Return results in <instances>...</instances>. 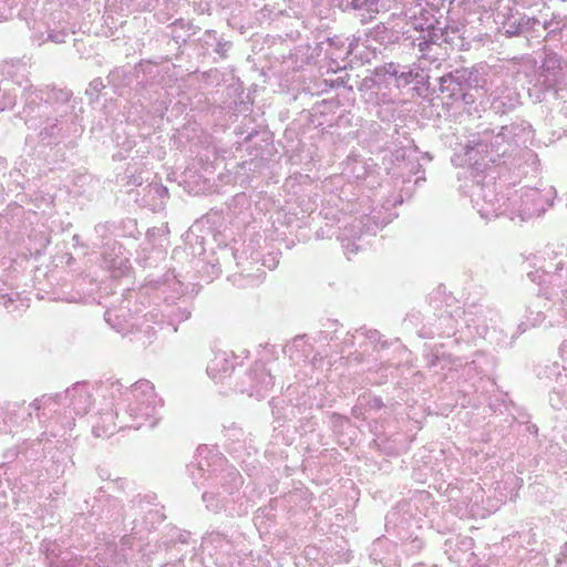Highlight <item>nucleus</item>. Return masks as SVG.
<instances>
[{
    "mask_svg": "<svg viewBox=\"0 0 567 567\" xmlns=\"http://www.w3.org/2000/svg\"><path fill=\"white\" fill-rule=\"evenodd\" d=\"M517 147L518 145L508 132H505L503 125L488 144L483 140L470 141L465 146V156L474 171L478 173L485 171L489 163L496 164L501 158L511 156Z\"/></svg>",
    "mask_w": 567,
    "mask_h": 567,
    "instance_id": "1",
    "label": "nucleus"
},
{
    "mask_svg": "<svg viewBox=\"0 0 567 567\" xmlns=\"http://www.w3.org/2000/svg\"><path fill=\"white\" fill-rule=\"evenodd\" d=\"M132 392L136 401L127 408L132 423L126 426L138 430L145 422H148V426L154 427L161 419L159 400L154 391V385L147 380H140L134 384Z\"/></svg>",
    "mask_w": 567,
    "mask_h": 567,
    "instance_id": "2",
    "label": "nucleus"
},
{
    "mask_svg": "<svg viewBox=\"0 0 567 567\" xmlns=\"http://www.w3.org/2000/svg\"><path fill=\"white\" fill-rule=\"evenodd\" d=\"M435 81L439 83V90L446 99L457 102V96L464 90L474 87L476 78L468 69H455L437 76Z\"/></svg>",
    "mask_w": 567,
    "mask_h": 567,
    "instance_id": "3",
    "label": "nucleus"
},
{
    "mask_svg": "<svg viewBox=\"0 0 567 567\" xmlns=\"http://www.w3.org/2000/svg\"><path fill=\"white\" fill-rule=\"evenodd\" d=\"M22 99L24 100V107L21 117L29 128L37 130L39 127L38 120L50 114L48 100L43 104L41 92L33 85L24 87Z\"/></svg>",
    "mask_w": 567,
    "mask_h": 567,
    "instance_id": "4",
    "label": "nucleus"
},
{
    "mask_svg": "<svg viewBox=\"0 0 567 567\" xmlns=\"http://www.w3.org/2000/svg\"><path fill=\"white\" fill-rule=\"evenodd\" d=\"M419 29V27H415ZM421 34L414 40V45L425 56L433 45L441 47L442 43L449 42V35L445 28L431 23L426 28L420 25Z\"/></svg>",
    "mask_w": 567,
    "mask_h": 567,
    "instance_id": "5",
    "label": "nucleus"
},
{
    "mask_svg": "<svg viewBox=\"0 0 567 567\" xmlns=\"http://www.w3.org/2000/svg\"><path fill=\"white\" fill-rule=\"evenodd\" d=\"M561 71V56L551 49L544 47L537 76L546 79L547 82L558 83Z\"/></svg>",
    "mask_w": 567,
    "mask_h": 567,
    "instance_id": "6",
    "label": "nucleus"
},
{
    "mask_svg": "<svg viewBox=\"0 0 567 567\" xmlns=\"http://www.w3.org/2000/svg\"><path fill=\"white\" fill-rule=\"evenodd\" d=\"M538 25H540V21L535 17H528L526 14L519 17L513 16L504 23V33L507 38L536 33V27Z\"/></svg>",
    "mask_w": 567,
    "mask_h": 567,
    "instance_id": "7",
    "label": "nucleus"
},
{
    "mask_svg": "<svg viewBox=\"0 0 567 567\" xmlns=\"http://www.w3.org/2000/svg\"><path fill=\"white\" fill-rule=\"evenodd\" d=\"M65 398L70 400V405L76 415H84L89 412L92 400L86 384L75 383L65 391Z\"/></svg>",
    "mask_w": 567,
    "mask_h": 567,
    "instance_id": "8",
    "label": "nucleus"
},
{
    "mask_svg": "<svg viewBox=\"0 0 567 567\" xmlns=\"http://www.w3.org/2000/svg\"><path fill=\"white\" fill-rule=\"evenodd\" d=\"M529 97L535 103L548 102L550 99L556 100L558 95L557 82H547L546 79L536 78V82L528 90Z\"/></svg>",
    "mask_w": 567,
    "mask_h": 567,
    "instance_id": "9",
    "label": "nucleus"
},
{
    "mask_svg": "<svg viewBox=\"0 0 567 567\" xmlns=\"http://www.w3.org/2000/svg\"><path fill=\"white\" fill-rule=\"evenodd\" d=\"M477 196L488 204L496 214H503V206L507 197L504 194L497 193L495 183H484L480 186Z\"/></svg>",
    "mask_w": 567,
    "mask_h": 567,
    "instance_id": "10",
    "label": "nucleus"
},
{
    "mask_svg": "<svg viewBox=\"0 0 567 567\" xmlns=\"http://www.w3.org/2000/svg\"><path fill=\"white\" fill-rule=\"evenodd\" d=\"M99 518L110 523H120L125 518L124 505L115 497L107 496L102 506Z\"/></svg>",
    "mask_w": 567,
    "mask_h": 567,
    "instance_id": "11",
    "label": "nucleus"
},
{
    "mask_svg": "<svg viewBox=\"0 0 567 567\" xmlns=\"http://www.w3.org/2000/svg\"><path fill=\"white\" fill-rule=\"evenodd\" d=\"M43 117H45L44 121L38 120L39 126L44 124V126L40 131L39 136L43 143L51 144L53 140L59 138L60 132L62 130L61 122L56 117H50L49 114L44 115Z\"/></svg>",
    "mask_w": 567,
    "mask_h": 567,
    "instance_id": "12",
    "label": "nucleus"
},
{
    "mask_svg": "<svg viewBox=\"0 0 567 567\" xmlns=\"http://www.w3.org/2000/svg\"><path fill=\"white\" fill-rule=\"evenodd\" d=\"M566 19L560 17L559 14L553 13L549 20H545L543 23L540 22V27L544 30H547V35L545 39H556L561 34L563 30L566 27L564 20Z\"/></svg>",
    "mask_w": 567,
    "mask_h": 567,
    "instance_id": "13",
    "label": "nucleus"
},
{
    "mask_svg": "<svg viewBox=\"0 0 567 567\" xmlns=\"http://www.w3.org/2000/svg\"><path fill=\"white\" fill-rule=\"evenodd\" d=\"M233 369L231 363L228 362V360L225 358L224 354L215 357L214 360L209 362L207 365V373L212 378H216L218 373H228Z\"/></svg>",
    "mask_w": 567,
    "mask_h": 567,
    "instance_id": "14",
    "label": "nucleus"
},
{
    "mask_svg": "<svg viewBox=\"0 0 567 567\" xmlns=\"http://www.w3.org/2000/svg\"><path fill=\"white\" fill-rule=\"evenodd\" d=\"M505 126V132L512 136L517 145H519L522 136L530 130V125L525 121L513 122Z\"/></svg>",
    "mask_w": 567,
    "mask_h": 567,
    "instance_id": "15",
    "label": "nucleus"
},
{
    "mask_svg": "<svg viewBox=\"0 0 567 567\" xmlns=\"http://www.w3.org/2000/svg\"><path fill=\"white\" fill-rule=\"evenodd\" d=\"M377 0H341L343 10H367L369 11Z\"/></svg>",
    "mask_w": 567,
    "mask_h": 567,
    "instance_id": "16",
    "label": "nucleus"
},
{
    "mask_svg": "<svg viewBox=\"0 0 567 567\" xmlns=\"http://www.w3.org/2000/svg\"><path fill=\"white\" fill-rule=\"evenodd\" d=\"M206 34L208 37H212L214 38V40L217 41L216 43V48H215V52L220 56V58H227V53L228 51L230 50L231 48V42L230 41H226V40H223V39H217L216 37V32L213 31V30H208L206 31Z\"/></svg>",
    "mask_w": 567,
    "mask_h": 567,
    "instance_id": "17",
    "label": "nucleus"
},
{
    "mask_svg": "<svg viewBox=\"0 0 567 567\" xmlns=\"http://www.w3.org/2000/svg\"><path fill=\"white\" fill-rule=\"evenodd\" d=\"M255 378H260L261 388L268 389L274 384L271 374L264 368H256L252 371Z\"/></svg>",
    "mask_w": 567,
    "mask_h": 567,
    "instance_id": "18",
    "label": "nucleus"
},
{
    "mask_svg": "<svg viewBox=\"0 0 567 567\" xmlns=\"http://www.w3.org/2000/svg\"><path fill=\"white\" fill-rule=\"evenodd\" d=\"M473 91H478L477 81L474 82V87L462 91V93L457 96V102H462L464 105H472L476 101V95L473 93Z\"/></svg>",
    "mask_w": 567,
    "mask_h": 567,
    "instance_id": "19",
    "label": "nucleus"
},
{
    "mask_svg": "<svg viewBox=\"0 0 567 567\" xmlns=\"http://www.w3.org/2000/svg\"><path fill=\"white\" fill-rule=\"evenodd\" d=\"M419 78V73H413L411 70H400L398 81L400 84L409 85Z\"/></svg>",
    "mask_w": 567,
    "mask_h": 567,
    "instance_id": "20",
    "label": "nucleus"
},
{
    "mask_svg": "<svg viewBox=\"0 0 567 567\" xmlns=\"http://www.w3.org/2000/svg\"><path fill=\"white\" fill-rule=\"evenodd\" d=\"M514 105L508 101L505 102L503 100H495L492 104V109L495 111V113H506L509 109H513Z\"/></svg>",
    "mask_w": 567,
    "mask_h": 567,
    "instance_id": "21",
    "label": "nucleus"
},
{
    "mask_svg": "<svg viewBox=\"0 0 567 567\" xmlns=\"http://www.w3.org/2000/svg\"><path fill=\"white\" fill-rule=\"evenodd\" d=\"M216 495L214 493L205 492L203 494V502L206 504V508L209 511H216L218 505L215 504Z\"/></svg>",
    "mask_w": 567,
    "mask_h": 567,
    "instance_id": "22",
    "label": "nucleus"
},
{
    "mask_svg": "<svg viewBox=\"0 0 567 567\" xmlns=\"http://www.w3.org/2000/svg\"><path fill=\"white\" fill-rule=\"evenodd\" d=\"M66 32L65 31H51L48 34V40L54 42V43H63L65 42Z\"/></svg>",
    "mask_w": 567,
    "mask_h": 567,
    "instance_id": "23",
    "label": "nucleus"
},
{
    "mask_svg": "<svg viewBox=\"0 0 567 567\" xmlns=\"http://www.w3.org/2000/svg\"><path fill=\"white\" fill-rule=\"evenodd\" d=\"M172 27L173 28H181V29H186V30H193V33L194 34L196 31H195V27L194 24L190 22V21H186L184 19H176L173 23H172Z\"/></svg>",
    "mask_w": 567,
    "mask_h": 567,
    "instance_id": "24",
    "label": "nucleus"
},
{
    "mask_svg": "<svg viewBox=\"0 0 567 567\" xmlns=\"http://www.w3.org/2000/svg\"><path fill=\"white\" fill-rule=\"evenodd\" d=\"M71 96H72V93L70 91L59 90V91H53L52 96H49V99H55V100L66 103L71 99Z\"/></svg>",
    "mask_w": 567,
    "mask_h": 567,
    "instance_id": "25",
    "label": "nucleus"
},
{
    "mask_svg": "<svg viewBox=\"0 0 567 567\" xmlns=\"http://www.w3.org/2000/svg\"><path fill=\"white\" fill-rule=\"evenodd\" d=\"M383 69L385 74L395 79H398L399 72L401 70L400 65L393 62L385 64Z\"/></svg>",
    "mask_w": 567,
    "mask_h": 567,
    "instance_id": "26",
    "label": "nucleus"
},
{
    "mask_svg": "<svg viewBox=\"0 0 567 567\" xmlns=\"http://www.w3.org/2000/svg\"><path fill=\"white\" fill-rule=\"evenodd\" d=\"M331 420L334 426H342L346 422H349V419L347 416H343L337 412H333L331 414Z\"/></svg>",
    "mask_w": 567,
    "mask_h": 567,
    "instance_id": "27",
    "label": "nucleus"
},
{
    "mask_svg": "<svg viewBox=\"0 0 567 567\" xmlns=\"http://www.w3.org/2000/svg\"><path fill=\"white\" fill-rule=\"evenodd\" d=\"M105 87L102 79L96 78L90 83V89L94 92H101Z\"/></svg>",
    "mask_w": 567,
    "mask_h": 567,
    "instance_id": "28",
    "label": "nucleus"
},
{
    "mask_svg": "<svg viewBox=\"0 0 567 567\" xmlns=\"http://www.w3.org/2000/svg\"><path fill=\"white\" fill-rule=\"evenodd\" d=\"M54 546V544H52L51 542H43L41 544V551H43L47 556L49 555H53L54 553V549L52 548Z\"/></svg>",
    "mask_w": 567,
    "mask_h": 567,
    "instance_id": "29",
    "label": "nucleus"
},
{
    "mask_svg": "<svg viewBox=\"0 0 567 567\" xmlns=\"http://www.w3.org/2000/svg\"><path fill=\"white\" fill-rule=\"evenodd\" d=\"M430 80H431V76L430 75H426L425 78L422 76L421 74H419V78L414 81L416 82L417 84H421L423 86L426 87L427 91H430V86H431V83H430Z\"/></svg>",
    "mask_w": 567,
    "mask_h": 567,
    "instance_id": "30",
    "label": "nucleus"
},
{
    "mask_svg": "<svg viewBox=\"0 0 567 567\" xmlns=\"http://www.w3.org/2000/svg\"><path fill=\"white\" fill-rule=\"evenodd\" d=\"M365 336L367 338L371 341V342H379L380 341V333L378 330H368L365 332Z\"/></svg>",
    "mask_w": 567,
    "mask_h": 567,
    "instance_id": "31",
    "label": "nucleus"
},
{
    "mask_svg": "<svg viewBox=\"0 0 567 567\" xmlns=\"http://www.w3.org/2000/svg\"><path fill=\"white\" fill-rule=\"evenodd\" d=\"M370 408L373 410H380L384 406V403L381 398H373L370 402Z\"/></svg>",
    "mask_w": 567,
    "mask_h": 567,
    "instance_id": "32",
    "label": "nucleus"
},
{
    "mask_svg": "<svg viewBox=\"0 0 567 567\" xmlns=\"http://www.w3.org/2000/svg\"><path fill=\"white\" fill-rule=\"evenodd\" d=\"M179 320H187L190 318V311L187 309L178 308L175 315Z\"/></svg>",
    "mask_w": 567,
    "mask_h": 567,
    "instance_id": "33",
    "label": "nucleus"
},
{
    "mask_svg": "<svg viewBox=\"0 0 567 567\" xmlns=\"http://www.w3.org/2000/svg\"><path fill=\"white\" fill-rule=\"evenodd\" d=\"M523 156L526 161H533V163L537 161V155L530 150L525 151Z\"/></svg>",
    "mask_w": 567,
    "mask_h": 567,
    "instance_id": "34",
    "label": "nucleus"
},
{
    "mask_svg": "<svg viewBox=\"0 0 567 567\" xmlns=\"http://www.w3.org/2000/svg\"><path fill=\"white\" fill-rule=\"evenodd\" d=\"M145 497H142L141 495L135 496L132 501V507H142V504L144 502Z\"/></svg>",
    "mask_w": 567,
    "mask_h": 567,
    "instance_id": "35",
    "label": "nucleus"
},
{
    "mask_svg": "<svg viewBox=\"0 0 567 567\" xmlns=\"http://www.w3.org/2000/svg\"><path fill=\"white\" fill-rule=\"evenodd\" d=\"M527 276L529 277V279H530L533 282H537V281H538L539 284L542 282V281H540V277H542V276L538 274V270H536V271H529V272L527 274Z\"/></svg>",
    "mask_w": 567,
    "mask_h": 567,
    "instance_id": "36",
    "label": "nucleus"
},
{
    "mask_svg": "<svg viewBox=\"0 0 567 567\" xmlns=\"http://www.w3.org/2000/svg\"><path fill=\"white\" fill-rule=\"evenodd\" d=\"M188 537H189V533H187V532L178 533V537L176 538L175 542L186 544L188 542Z\"/></svg>",
    "mask_w": 567,
    "mask_h": 567,
    "instance_id": "37",
    "label": "nucleus"
},
{
    "mask_svg": "<svg viewBox=\"0 0 567 567\" xmlns=\"http://www.w3.org/2000/svg\"><path fill=\"white\" fill-rule=\"evenodd\" d=\"M112 419H113V413L112 412H106V413L102 414V416H101V420H102L103 423L105 421H110Z\"/></svg>",
    "mask_w": 567,
    "mask_h": 567,
    "instance_id": "38",
    "label": "nucleus"
},
{
    "mask_svg": "<svg viewBox=\"0 0 567 567\" xmlns=\"http://www.w3.org/2000/svg\"><path fill=\"white\" fill-rule=\"evenodd\" d=\"M99 476L102 478V480H107L110 478V474L105 471V470H99Z\"/></svg>",
    "mask_w": 567,
    "mask_h": 567,
    "instance_id": "39",
    "label": "nucleus"
},
{
    "mask_svg": "<svg viewBox=\"0 0 567 567\" xmlns=\"http://www.w3.org/2000/svg\"><path fill=\"white\" fill-rule=\"evenodd\" d=\"M543 271V275L545 274H550L553 270H551V266H548V267H545V266H540L539 267Z\"/></svg>",
    "mask_w": 567,
    "mask_h": 567,
    "instance_id": "40",
    "label": "nucleus"
},
{
    "mask_svg": "<svg viewBox=\"0 0 567 567\" xmlns=\"http://www.w3.org/2000/svg\"><path fill=\"white\" fill-rule=\"evenodd\" d=\"M121 544H122V545H128V544H130V536H128V535H124V536L121 538Z\"/></svg>",
    "mask_w": 567,
    "mask_h": 567,
    "instance_id": "41",
    "label": "nucleus"
},
{
    "mask_svg": "<svg viewBox=\"0 0 567 567\" xmlns=\"http://www.w3.org/2000/svg\"><path fill=\"white\" fill-rule=\"evenodd\" d=\"M93 430H94V433H95V435H96V436H100V435H101V434L97 432V431L100 430V423L95 424V425L93 426Z\"/></svg>",
    "mask_w": 567,
    "mask_h": 567,
    "instance_id": "42",
    "label": "nucleus"
},
{
    "mask_svg": "<svg viewBox=\"0 0 567 567\" xmlns=\"http://www.w3.org/2000/svg\"><path fill=\"white\" fill-rule=\"evenodd\" d=\"M561 555L567 557V543L561 547Z\"/></svg>",
    "mask_w": 567,
    "mask_h": 567,
    "instance_id": "43",
    "label": "nucleus"
},
{
    "mask_svg": "<svg viewBox=\"0 0 567 567\" xmlns=\"http://www.w3.org/2000/svg\"><path fill=\"white\" fill-rule=\"evenodd\" d=\"M104 228H105V226H103V225H101V224H100V225H96V226H95V231H96V233H100V231H102Z\"/></svg>",
    "mask_w": 567,
    "mask_h": 567,
    "instance_id": "44",
    "label": "nucleus"
},
{
    "mask_svg": "<svg viewBox=\"0 0 567 567\" xmlns=\"http://www.w3.org/2000/svg\"><path fill=\"white\" fill-rule=\"evenodd\" d=\"M16 105V102L14 101H10L9 104H4L2 109L7 107V106H10L11 109H13Z\"/></svg>",
    "mask_w": 567,
    "mask_h": 567,
    "instance_id": "45",
    "label": "nucleus"
},
{
    "mask_svg": "<svg viewBox=\"0 0 567 567\" xmlns=\"http://www.w3.org/2000/svg\"><path fill=\"white\" fill-rule=\"evenodd\" d=\"M563 269V264L561 262H558L556 266H555V271H558Z\"/></svg>",
    "mask_w": 567,
    "mask_h": 567,
    "instance_id": "46",
    "label": "nucleus"
},
{
    "mask_svg": "<svg viewBox=\"0 0 567 567\" xmlns=\"http://www.w3.org/2000/svg\"><path fill=\"white\" fill-rule=\"evenodd\" d=\"M173 39L178 43L179 39H181V35L174 33L173 34Z\"/></svg>",
    "mask_w": 567,
    "mask_h": 567,
    "instance_id": "47",
    "label": "nucleus"
},
{
    "mask_svg": "<svg viewBox=\"0 0 567 567\" xmlns=\"http://www.w3.org/2000/svg\"><path fill=\"white\" fill-rule=\"evenodd\" d=\"M337 82H338V84H339V85H344V83H346V82H344V80H343V79H341V78H339V79L337 80Z\"/></svg>",
    "mask_w": 567,
    "mask_h": 567,
    "instance_id": "48",
    "label": "nucleus"
},
{
    "mask_svg": "<svg viewBox=\"0 0 567 567\" xmlns=\"http://www.w3.org/2000/svg\"><path fill=\"white\" fill-rule=\"evenodd\" d=\"M344 344H349V346H352V344H353V341H352V339H349V340H344Z\"/></svg>",
    "mask_w": 567,
    "mask_h": 567,
    "instance_id": "49",
    "label": "nucleus"
},
{
    "mask_svg": "<svg viewBox=\"0 0 567 567\" xmlns=\"http://www.w3.org/2000/svg\"><path fill=\"white\" fill-rule=\"evenodd\" d=\"M158 190H161L162 193H167V189L165 187H159Z\"/></svg>",
    "mask_w": 567,
    "mask_h": 567,
    "instance_id": "50",
    "label": "nucleus"
},
{
    "mask_svg": "<svg viewBox=\"0 0 567 567\" xmlns=\"http://www.w3.org/2000/svg\"><path fill=\"white\" fill-rule=\"evenodd\" d=\"M233 474H234V476H235V480H239V478H240V477H239V475H238V473H233Z\"/></svg>",
    "mask_w": 567,
    "mask_h": 567,
    "instance_id": "51",
    "label": "nucleus"
},
{
    "mask_svg": "<svg viewBox=\"0 0 567 567\" xmlns=\"http://www.w3.org/2000/svg\"><path fill=\"white\" fill-rule=\"evenodd\" d=\"M32 405H34L35 409L40 408L37 401Z\"/></svg>",
    "mask_w": 567,
    "mask_h": 567,
    "instance_id": "52",
    "label": "nucleus"
},
{
    "mask_svg": "<svg viewBox=\"0 0 567 567\" xmlns=\"http://www.w3.org/2000/svg\"><path fill=\"white\" fill-rule=\"evenodd\" d=\"M73 239H74L75 241H79V236H78V235H75V236L73 237Z\"/></svg>",
    "mask_w": 567,
    "mask_h": 567,
    "instance_id": "53",
    "label": "nucleus"
},
{
    "mask_svg": "<svg viewBox=\"0 0 567 567\" xmlns=\"http://www.w3.org/2000/svg\"><path fill=\"white\" fill-rule=\"evenodd\" d=\"M230 255L235 257V251L233 249H230Z\"/></svg>",
    "mask_w": 567,
    "mask_h": 567,
    "instance_id": "54",
    "label": "nucleus"
},
{
    "mask_svg": "<svg viewBox=\"0 0 567 567\" xmlns=\"http://www.w3.org/2000/svg\"><path fill=\"white\" fill-rule=\"evenodd\" d=\"M163 567H168V564H164V566H163Z\"/></svg>",
    "mask_w": 567,
    "mask_h": 567,
    "instance_id": "55",
    "label": "nucleus"
}]
</instances>
